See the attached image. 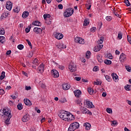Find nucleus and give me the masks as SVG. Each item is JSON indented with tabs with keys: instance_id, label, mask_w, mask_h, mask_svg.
<instances>
[{
	"instance_id": "f257e3e1",
	"label": "nucleus",
	"mask_w": 131,
	"mask_h": 131,
	"mask_svg": "<svg viewBox=\"0 0 131 131\" xmlns=\"http://www.w3.org/2000/svg\"><path fill=\"white\" fill-rule=\"evenodd\" d=\"M2 111H0V116H3L6 124H10V119L12 118L11 110L7 107H5Z\"/></svg>"
},
{
	"instance_id": "f03ea898",
	"label": "nucleus",
	"mask_w": 131,
	"mask_h": 131,
	"mask_svg": "<svg viewBox=\"0 0 131 131\" xmlns=\"http://www.w3.org/2000/svg\"><path fill=\"white\" fill-rule=\"evenodd\" d=\"M69 115V112L65 111L64 110L60 111L58 113V116L65 121H68V116Z\"/></svg>"
},
{
	"instance_id": "7ed1b4c3",
	"label": "nucleus",
	"mask_w": 131,
	"mask_h": 131,
	"mask_svg": "<svg viewBox=\"0 0 131 131\" xmlns=\"http://www.w3.org/2000/svg\"><path fill=\"white\" fill-rule=\"evenodd\" d=\"M73 13H74V11L72 8H69L66 9L65 12L63 13L64 17L66 18H68V17H70V16H72L73 14Z\"/></svg>"
},
{
	"instance_id": "20e7f679",
	"label": "nucleus",
	"mask_w": 131,
	"mask_h": 131,
	"mask_svg": "<svg viewBox=\"0 0 131 131\" xmlns=\"http://www.w3.org/2000/svg\"><path fill=\"white\" fill-rule=\"evenodd\" d=\"M78 127H79V123L77 122H74L70 124L68 131H74L75 130V129H77Z\"/></svg>"
},
{
	"instance_id": "39448f33",
	"label": "nucleus",
	"mask_w": 131,
	"mask_h": 131,
	"mask_svg": "<svg viewBox=\"0 0 131 131\" xmlns=\"http://www.w3.org/2000/svg\"><path fill=\"white\" fill-rule=\"evenodd\" d=\"M69 69L71 72H75L76 71V64L73 62H71L69 65Z\"/></svg>"
},
{
	"instance_id": "423d86ee",
	"label": "nucleus",
	"mask_w": 131,
	"mask_h": 131,
	"mask_svg": "<svg viewBox=\"0 0 131 131\" xmlns=\"http://www.w3.org/2000/svg\"><path fill=\"white\" fill-rule=\"evenodd\" d=\"M84 104L87 108H95V105H93V103L89 100H85Z\"/></svg>"
},
{
	"instance_id": "0eeeda50",
	"label": "nucleus",
	"mask_w": 131,
	"mask_h": 131,
	"mask_svg": "<svg viewBox=\"0 0 131 131\" xmlns=\"http://www.w3.org/2000/svg\"><path fill=\"white\" fill-rule=\"evenodd\" d=\"M80 111L83 114H89V115H92V113L85 107H81Z\"/></svg>"
},
{
	"instance_id": "6e6552de",
	"label": "nucleus",
	"mask_w": 131,
	"mask_h": 131,
	"mask_svg": "<svg viewBox=\"0 0 131 131\" xmlns=\"http://www.w3.org/2000/svg\"><path fill=\"white\" fill-rule=\"evenodd\" d=\"M6 8L8 11H11L13 8V3L10 1H8L6 3Z\"/></svg>"
},
{
	"instance_id": "1a4fd4ad",
	"label": "nucleus",
	"mask_w": 131,
	"mask_h": 131,
	"mask_svg": "<svg viewBox=\"0 0 131 131\" xmlns=\"http://www.w3.org/2000/svg\"><path fill=\"white\" fill-rule=\"evenodd\" d=\"M51 73L52 74V76H53V77H54L55 78L59 77V72H58V71L56 70H52L51 71Z\"/></svg>"
},
{
	"instance_id": "9d476101",
	"label": "nucleus",
	"mask_w": 131,
	"mask_h": 131,
	"mask_svg": "<svg viewBox=\"0 0 131 131\" xmlns=\"http://www.w3.org/2000/svg\"><path fill=\"white\" fill-rule=\"evenodd\" d=\"M34 32L36 34H40L42 32V30L40 28L35 27L33 29Z\"/></svg>"
},
{
	"instance_id": "9b49d317",
	"label": "nucleus",
	"mask_w": 131,
	"mask_h": 131,
	"mask_svg": "<svg viewBox=\"0 0 131 131\" xmlns=\"http://www.w3.org/2000/svg\"><path fill=\"white\" fill-rule=\"evenodd\" d=\"M120 62H123L125 61H126V55L124 53H122L119 58Z\"/></svg>"
},
{
	"instance_id": "f8f14e48",
	"label": "nucleus",
	"mask_w": 131,
	"mask_h": 131,
	"mask_svg": "<svg viewBox=\"0 0 131 131\" xmlns=\"http://www.w3.org/2000/svg\"><path fill=\"white\" fill-rule=\"evenodd\" d=\"M74 94L77 98H79L80 97V95H81V91L79 90H75L74 91Z\"/></svg>"
},
{
	"instance_id": "ddd939ff",
	"label": "nucleus",
	"mask_w": 131,
	"mask_h": 131,
	"mask_svg": "<svg viewBox=\"0 0 131 131\" xmlns=\"http://www.w3.org/2000/svg\"><path fill=\"white\" fill-rule=\"evenodd\" d=\"M21 119L23 122H27V121H28L29 120V115L27 114H26L25 116H24Z\"/></svg>"
},
{
	"instance_id": "4468645a",
	"label": "nucleus",
	"mask_w": 131,
	"mask_h": 131,
	"mask_svg": "<svg viewBox=\"0 0 131 131\" xmlns=\"http://www.w3.org/2000/svg\"><path fill=\"white\" fill-rule=\"evenodd\" d=\"M112 77H113V79L115 82H117L118 81V76L115 73H113L112 74Z\"/></svg>"
},
{
	"instance_id": "2eb2a0df",
	"label": "nucleus",
	"mask_w": 131,
	"mask_h": 131,
	"mask_svg": "<svg viewBox=\"0 0 131 131\" xmlns=\"http://www.w3.org/2000/svg\"><path fill=\"white\" fill-rule=\"evenodd\" d=\"M44 70H45V65H43V63H41V64H40L39 67H38V71H39L40 73H42V72H43Z\"/></svg>"
},
{
	"instance_id": "dca6fc26",
	"label": "nucleus",
	"mask_w": 131,
	"mask_h": 131,
	"mask_svg": "<svg viewBox=\"0 0 131 131\" xmlns=\"http://www.w3.org/2000/svg\"><path fill=\"white\" fill-rule=\"evenodd\" d=\"M64 35L62 33H57L55 35V37L57 39H62Z\"/></svg>"
},
{
	"instance_id": "f3484780",
	"label": "nucleus",
	"mask_w": 131,
	"mask_h": 131,
	"mask_svg": "<svg viewBox=\"0 0 131 131\" xmlns=\"http://www.w3.org/2000/svg\"><path fill=\"white\" fill-rule=\"evenodd\" d=\"M62 89L63 90H64L66 91H67L68 90H69L70 89V84L64 83L62 84Z\"/></svg>"
},
{
	"instance_id": "a211bd4d",
	"label": "nucleus",
	"mask_w": 131,
	"mask_h": 131,
	"mask_svg": "<svg viewBox=\"0 0 131 131\" xmlns=\"http://www.w3.org/2000/svg\"><path fill=\"white\" fill-rule=\"evenodd\" d=\"M75 119V117H74V116H73L72 114H70V113H69L68 121H71V120H74Z\"/></svg>"
},
{
	"instance_id": "6ab92c4d",
	"label": "nucleus",
	"mask_w": 131,
	"mask_h": 131,
	"mask_svg": "<svg viewBox=\"0 0 131 131\" xmlns=\"http://www.w3.org/2000/svg\"><path fill=\"white\" fill-rule=\"evenodd\" d=\"M102 48H103V45H98L97 46L94 47V52H99Z\"/></svg>"
},
{
	"instance_id": "aec40b11",
	"label": "nucleus",
	"mask_w": 131,
	"mask_h": 131,
	"mask_svg": "<svg viewBox=\"0 0 131 131\" xmlns=\"http://www.w3.org/2000/svg\"><path fill=\"white\" fill-rule=\"evenodd\" d=\"M83 126L85 127V129H87V130H89L90 129L91 125L90 123L86 122L84 124Z\"/></svg>"
},
{
	"instance_id": "412c9836",
	"label": "nucleus",
	"mask_w": 131,
	"mask_h": 131,
	"mask_svg": "<svg viewBox=\"0 0 131 131\" xmlns=\"http://www.w3.org/2000/svg\"><path fill=\"white\" fill-rule=\"evenodd\" d=\"M24 102L27 106H31V102L28 99H24Z\"/></svg>"
},
{
	"instance_id": "4be33fe9",
	"label": "nucleus",
	"mask_w": 131,
	"mask_h": 131,
	"mask_svg": "<svg viewBox=\"0 0 131 131\" xmlns=\"http://www.w3.org/2000/svg\"><path fill=\"white\" fill-rule=\"evenodd\" d=\"M9 16V12H6L2 14L0 19H3L4 18H7Z\"/></svg>"
},
{
	"instance_id": "5701e85b",
	"label": "nucleus",
	"mask_w": 131,
	"mask_h": 131,
	"mask_svg": "<svg viewBox=\"0 0 131 131\" xmlns=\"http://www.w3.org/2000/svg\"><path fill=\"white\" fill-rule=\"evenodd\" d=\"M29 15V12H28V11H25L23 12L22 14V17L23 18H24V19H25L27 18V17H28Z\"/></svg>"
},
{
	"instance_id": "b1692460",
	"label": "nucleus",
	"mask_w": 131,
	"mask_h": 131,
	"mask_svg": "<svg viewBox=\"0 0 131 131\" xmlns=\"http://www.w3.org/2000/svg\"><path fill=\"white\" fill-rule=\"evenodd\" d=\"M32 25L35 26H41V23L39 22L38 20H36L32 23Z\"/></svg>"
},
{
	"instance_id": "393cba45",
	"label": "nucleus",
	"mask_w": 131,
	"mask_h": 131,
	"mask_svg": "<svg viewBox=\"0 0 131 131\" xmlns=\"http://www.w3.org/2000/svg\"><path fill=\"white\" fill-rule=\"evenodd\" d=\"M56 47L58 49H66V45H64L62 43H59V44L56 45Z\"/></svg>"
},
{
	"instance_id": "a878e982",
	"label": "nucleus",
	"mask_w": 131,
	"mask_h": 131,
	"mask_svg": "<svg viewBox=\"0 0 131 131\" xmlns=\"http://www.w3.org/2000/svg\"><path fill=\"white\" fill-rule=\"evenodd\" d=\"M97 60L99 63H102L103 59H102V56L101 55H97Z\"/></svg>"
},
{
	"instance_id": "bb28decb",
	"label": "nucleus",
	"mask_w": 131,
	"mask_h": 131,
	"mask_svg": "<svg viewBox=\"0 0 131 131\" xmlns=\"http://www.w3.org/2000/svg\"><path fill=\"white\" fill-rule=\"evenodd\" d=\"M104 76L107 81H108L109 82H110L112 81V79L111 78V77H110L108 75H104Z\"/></svg>"
},
{
	"instance_id": "cd10ccee",
	"label": "nucleus",
	"mask_w": 131,
	"mask_h": 131,
	"mask_svg": "<svg viewBox=\"0 0 131 131\" xmlns=\"http://www.w3.org/2000/svg\"><path fill=\"white\" fill-rule=\"evenodd\" d=\"M6 73L5 72H2L1 75L0 76V79L1 80H3V79H4V78H5V77H6Z\"/></svg>"
},
{
	"instance_id": "c85d7f7f",
	"label": "nucleus",
	"mask_w": 131,
	"mask_h": 131,
	"mask_svg": "<svg viewBox=\"0 0 131 131\" xmlns=\"http://www.w3.org/2000/svg\"><path fill=\"white\" fill-rule=\"evenodd\" d=\"M89 24H90V21H89V19H85L83 23V26H88Z\"/></svg>"
},
{
	"instance_id": "c756f323",
	"label": "nucleus",
	"mask_w": 131,
	"mask_h": 131,
	"mask_svg": "<svg viewBox=\"0 0 131 131\" xmlns=\"http://www.w3.org/2000/svg\"><path fill=\"white\" fill-rule=\"evenodd\" d=\"M5 38V37L3 36H0V42H1V43H4V42L6 41V39Z\"/></svg>"
},
{
	"instance_id": "7c9ffc66",
	"label": "nucleus",
	"mask_w": 131,
	"mask_h": 131,
	"mask_svg": "<svg viewBox=\"0 0 131 131\" xmlns=\"http://www.w3.org/2000/svg\"><path fill=\"white\" fill-rule=\"evenodd\" d=\"M85 57L87 59H89L90 57H91V52L90 51H88L86 52Z\"/></svg>"
},
{
	"instance_id": "2f4dec72",
	"label": "nucleus",
	"mask_w": 131,
	"mask_h": 131,
	"mask_svg": "<svg viewBox=\"0 0 131 131\" xmlns=\"http://www.w3.org/2000/svg\"><path fill=\"white\" fill-rule=\"evenodd\" d=\"M44 20H47V18H51V15L49 14H45L43 15Z\"/></svg>"
},
{
	"instance_id": "473e14b6",
	"label": "nucleus",
	"mask_w": 131,
	"mask_h": 131,
	"mask_svg": "<svg viewBox=\"0 0 131 131\" xmlns=\"http://www.w3.org/2000/svg\"><path fill=\"white\" fill-rule=\"evenodd\" d=\"M17 107L18 110H22L23 109V105L21 103H19Z\"/></svg>"
},
{
	"instance_id": "72a5a7b5",
	"label": "nucleus",
	"mask_w": 131,
	"mask_h": 131,
	"mask_svg": "<svg viewBox=\"0 0 131 131\" xmlns=\"http://www.w3.org/2000/svg\"><path fill=\"white\" fill-rule=\"evenodd\" d=\"M88 93L90 95H93L94 94V90L92 88H88Z\"/></svg>"
},
{
	"instance_id": "f704fd0d",
	"label": "nucleus",
	"mask_w": 131,
	"mask_h": 131,
	"mask_svg": "<svg viewBox=\"0 0 131 131\" xmlns=\"http://www.w3.org/2000/svg\"><path fill=\"white\" fill-rule=\"evenodd\" d=\"M14 12L15 13H19L20 11V8L18 7H16L14 9H13Z\"/></svg>"
},
{
	"instance_id": "c9c22d12",
	"label": "nucleus",
	"mask_w": 131,
	"mask_h": 131,
	"mask_svg": "<svg viewBox=\"0 0 131 131\" xmlns=\"http://www.w3.org/2000/svg\"><path fill=\"white\" fill-rule=\"evenodd\" d=\"M125 90H126V91H131V85H127L125 86Z\"/></svg>"
},
{
	"instance_id": "e433bc0d",
	"label": "nucleus",
	"mask_w": 131,
	"mask_h": 131,
	"mask_svg": "<svg viewBox=\"0 0 131 131\" xmlns=\"http://www.w3.org/2000/svg\"><path fill=\"white\" fill-rule=\"evenodd\" d=\"M104 63L105 64H106V65H110L111 64V63H112V61H111V60H104Z\"/></svg>"
},
{
	"instance_id": "4c0bfd02",
	"label": "nucleus",
	"mask_w": 131,
	"mask_h": 131,
	"mask_svg": "<svg viewBox=\"0 0 131 131\" xmlns=\"http://www.w3.org/2000/svg\"><path fill=\"white\" fill-rule=\"evenodd\" d=\"M103 41H104V37H101L98 41V43L101 45V43H103Z\"/></svg>"
},
{
	"instance_id": "58836bf2",
	"label": "nucleus",
	"mask_w": 131,
	"mask_h": 131,
	"mask_svg": "<svg viewBox=\"0 0 131 131\" xmlns=\"http://www.w3.org/2000/svg\"><path fill=\"white\" fill-rule=\"evenodd\" d=\"M80 38H81V37H76L75 38V42H77L78 43H79V41L80 40Z\"/></svg>"
},
{
	"instance_id": "ea45409f",
	"label": "nucleus",
	"mask_w": 131,
	"mask_h": 131,
	"mask_svg": "<svg viewBox=\"0 0 131 131\" xmlns=\"http://www.w3.org/2000/svg\"><path fill=\"white\" fill-rule=\"evenodd\" d=\"M118 38H119V39H121V38H122V33H121V32H119L118 34Z\"/></svg>"
},
{
	"instance_id": "a19ab883",
	"label": "nucleus",
	"mask_w": 131,
	"mask_h": 131,
	"mask_svg": "<svg viewBox=\"0 0 131 131\" xmlns=\"http://www.w3.org/2000/svg\"><path fill=\"white\" fill-rule=\"evenodd\" d=\"M5 34V29L4 28L0 29V35H4Z\"/></svg>"
},
{
	"instance_id": "79ce46f5",
	"label": "nucleus",
	"mask_w": 131,
	"mask_h": 131,
	"mask_svg": "<svg viewBox=\"0 0 131 131\" xmlns=\"http://www.w3.org/2000/svg\"><path fill=\"white\" fill-rule=\"evenodd\" d=\"M17 48L18 49V50H23V49H24V46H23V45H19L17 46Z\"/></svg>"
},
{
	"instance_id": "37998d69",
	"label": "nucleus",
	"mask_w": 131,
	"mask_h": 131,
	"mask_svg": "<svg viewBox=\"0 0 131 131\" xmlns=\"http://www.w3.org/2000/svg\"><path fill=\"white\" fill-rule=\"evenodd\" d=\"M79 43L83 45V43H84V39H82V38H81L80 39V41H79Z\"/></svg>"
},
{
	"instance_id": "c03bdc74",
	"label": "nucleus",
	"mask_w": 131,
	"mask_h": 131,
	"mask_svg": "<svg viewBox=\"0 0 131 131\" xmlns=\"http://www.w3.org/2000/svg\"><path fill=\"white\" fill-rule=\"evenodd\" d=\"M30 29H31V27L29 26L28 28H26V33H28L30 31Z\"/></svg>"
},
{
	"instance_id": "a18cd8bd",
	"label": "nucleus",
	"mask_w": 131,
	"mask_h": 131,
	"mask_svg": "<svg viewBox=\"0 0 131 131\" xmlns=\"http://www.w3.org/2000/svg\"><path fill=\"white\" fill-rule=\"evenodd\" d=\"M106 111V112H107V113H109L110 114L112 113V109H111V108H107Z\"/></svg>"
},
{
	"instance_id": "49530a36",
	"label": "nucleus",
	"mask_w": 131,
	"mask_h": 131,
	"mask_svg": "<svg viewBox=\"0 0 131 131\" xmlns=\"http://www.w3.org/2000/svg\"><path fill=\"white\" fill-rule=\"evenodd\" d=\"M106 20H107V21H110L112 20V17L111 16H106L105 17Z\"/></svg>"
},
{
	"instance_id": "de8ad7c7",
	"label": "nucleus",
	"mask_w": 131,
	"mask_h": 131,
	"mask_svg": "<svg viewBox=\"0 0 131 131\" xmlns=\"http://www.w3.org/2000/svg\"><path fill=\"white\" fill-rule=\"evenodd\" d=\"M124 1L126 6H127V7H129V6H130V3H129V1L128 0H124Z\"/></svg>"
},
{
	"instance_id": "09e8293b",
	"label": "nucleus",
	"mask_w": 131,
	"mask_h": 131,
	"mask_svg": "<svg viewBox=\"0 0 131 131\" xmlns=\"http://www.w3.org/2000/svg\"><path fill=\"white\" fill-rule=\"evenodd\" d=\"M32 56H33V53L32 52H29L28 55V58H32Z\"/></svg>"
},
{
	"instance_id": "8fccbe9b",
	"label": "nucleus",
	"mask_w": 131,
	"mask_h": 131,
	"mask_svg": "<svg viewBox=\"0 0 131 131\" xmlns=\"http://www.w3.org/2000/svg\"><path fill=\"white\" fill-rule=\"evenodd\" d=\"M37 63H38V60H37V59L36 58L34 59V60L33 61V64H35V65H36Z\"/></svg>"
},
{
	"instance_id": "3c124183",
	"label": "nucleus",
	"mask_w": 131,
	"mask_h": 131,
	"mask_svg": "<svg viewBox=\"0 0 131 131\" xmlns=\"http://www.w3.org/2000/svg\"><path fill=\"white\" fill-rule=\"evenodd\" d=\"M97 30V28L96 27H93L90 29V31L91 32H95Z\"/></svg>"
},
{
	"instance_id": "603ef678",
	"label": "nucleus",
	"mask_w": 131,
	"mask_h": 131,
	"mask_svg": "<svg viewBox=\"0 0 131 131\" xmlns=\"http://www.w3.org/2000/svg\"><path fill=\"white\" fill-rule=\"evenodd\" d=\"M99 70V68L97 66H95L94 68H93V71L97 72V71H98Z\"/></svg>"
},
{
	"instance_id": "864d4df0",
	"label": "nucleus",
	"mask_w": 131,
	"mask_h": 131,
	"mask_svg": "<svg viewBox=\"0 0 131 131\" xmlns=\"http://www.w3.org/2000/svg\"><path fill=\"white\" fill-rule=\"evenodd\" d=\"M26 41H27L29 46H30L31 49H32V46L31 45V42H30V41H29V40L28 39H26Z\"/></svg>"
},
{
	"instance_id": "5fc2aeb1",
	"label": "nucleus",
	"mask_w": 131,
	"mask_h": 131,
	"mask_svg": "<svg viewBox=\"0 0 131 131\" xmlns=\"http://www.w3.org/2000/svg\"><path fill=\"white\" fill-rule=\"evenodd\" d=\"M58 8L59 9V10H62L63 9V5L62 4H59L58 5Z\"/></svg>"
},
{
	"instance_id": "6e6d98bb",
	"label": "nucleus",
	"mask_w": 131,
	"mask_h": 131,
	"mask_svg": "<svg viewBox=\"0 0 131 131\" xmlns=\"http://www.w3.org/2000/svg\"><path fill=\"white\" fill-rule=\"evenodd\" d=\"M5 94V90L4 89H0V95H4Z\"/></svg>"
},
{
	"instance_id": "4d7b16f0",
	"label": "nucleus",
	"mask_w": 131,
	"mask_h": 131,
	"mask_svg": "<svg viewBox=\"0 0 131 131\" xmlns=\"http://www.w3.org/2000/svg\"><path fill=\"white\" fill-rule=\"evenodd\" d=\"M126 69L127 70V71H128V72H130V70H131V68L128 67V66H126Z\"/></svg>"
},
{
	"instance_id": "13d9d810",
	"label": "nucleus",
	"mask_w": 131,
	"mask_h": 131,
	"mask_svg": "<svg viewBox=\"0 0 131 131\" xmlns=\"http://www.w3.org/2000/svg\"><path fill=\"white\" fill-rule=\"evenodd\" d=\"M67 101L66 100V98H62L61 100H60V102L61 103H66Z\"/></svg>"
},
{
	"instance_id": "bf43d9fd",
	"label": "nucleus",
	"mask_w": 131,
	"mask_h": 131,
	"mask_svg": "<svg viewBox=\"0 0 131 131\" xmlns=\"http://www.w3.org/2000/svg\"><path fill=\"white\" fill-rule=\"evenodd\" d=\"M25 89H26V91H29V90H31V87L30 86H26L25 87Z\"/></svg>"
},
{
	"instance_id": "052dcab7",
	"label": "nucleus",
	"mask_w": 131,
	"mask_h": 131,
	"mask_svg": "<svg viewBox=\"0 0 131 131\" xmlns=\"http://www.w3.org/2000/svg\"><path fill=\"white\" fill-rule=\"evenodd\" d=\"M41 88H42V89H46L47 88V86L46 85V84L42 83L41 84Z\"/></svg>"
},
{
	"instance_id": "680f3d73",
	"label": "nucleus",
	"mask_w": 131,
	"mask_h": 131,
	"mask_svg": "<svg viewBox=\"0 0 131 131\" xmlns=\"http://www.w3.org/2000/svg\"><path fill=\"white\" fill-rule=\"evenodd\" d=\"M75 80H77V81H79V80H80V79H81V78L78 77H75Z\"/></svg>"
},
{
	"instance_id": "e2e57ef3",
	"label": "nucleus",
	"mask_w": 131,
	"mask_h": 131,
	"mask_svg": "<svg viewBox=\"0 0 131 131\" xmlns=\"http://www.w3.org/2000/svg\"><path fill=\"white\" fill-rule=\"evenodd\" d=\"M11 88L10 85L9 86H7L5 88V90H7V91H9L10 90H11Z\"/></svg>"
},
{
	"instance_id": "0e129e2a",
	"label": "nucleus",
	"mask_w": 131,
	"mask_h": 131,
	"mask_svg": "<svg viewBox=\"0 0 131 131\" xmlns=\"http://www.w3.org/2000/svg\"><path fill=\"white\" fill-rule=\"evenodd\" d=\"M94 84H95L96 85H99V84H100V82H99V81H97L96 82V81H94Z\"/></svg>"
},
{
	"instance_id": "69168bd1",
	"label": "nucleus",
	"mask_w": 131,
	"mask_h": 131,
	"mask_svg": "<svg viewBox=\"0 0 131 131\" xmlns=\"http://www.w3.org/2000/svg\"><path fill=\"white\" fill-rule=\"evenodd\" d=\"M59 69H60L61 70H63L64 69V66H58Z\"/></svg>"
},
{
	"instance_id": "338daca9",
	"label": "nucleus",
	"mask_w": 131,
	"mask_h": 131,
	"mask_svg": "<svg viewBox=\"0 0 131 131\" xmlns=\"http://www.w3.org/2000/svg\"><path fill=\"white\" fill-rule=\"evenodd\" d=\"M127 40L128 42H129V43L131 45V37L127 36Z\"/></svg>"
},
{
	"instance_id": "774afa93",
	"label": "nucleus",
	"mask_w": 131,
	"mask_h": 131,
	"mask_svg": "<svg viewBox=\"0 0 131 131\" xmlns=\"http://www.w3.org/2000/svg\"><path fill=\"white\" fill-rule=\"evenodd\" d=\"M12 51L11 50L7 51L6 52V55H11Z\"/></svg>"
}]
</instances>
